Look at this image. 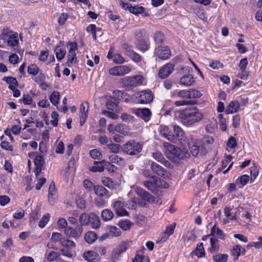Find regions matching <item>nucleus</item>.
Masks as SVG:
<instances>
[{
	"label": "nucleus",
	"mask_w": 262,
	"mask_h": 262,
	"mask_svg": "<svg viewBox=\"0 0 262 262\" xmlns=\"http://www.w3.org/2000/svg\"><path fill=\"white\" fill-rule=\"evenodd\" d=\"M195 82V79L191 74H186L180 79V84L185 86H190Z\"/></svg>",
	"instance_id": "4be33fe9"
},
{
	"label": "nucleus",
	"mask_w": 262,
	"mask_h": 262,
	"mask_svg": "<svg viewBox=\"0 0 262 262\" xmlns=\"http://www.w3.org/2000/svg\"><path fill=\"white\" fill-rule=\"evenodd\" d=\"M202 113L195 106H190L181 111L179 118L181 123L187 127L191 126L203 118Z\"/></svg>",
	"instance_id": "f257e3e1"
},
{
	"label": "nucleus",
	"mask_w": 262,
	"mask_h": 262,
	"mask_svg": "<svg viewBox=\"0 0 262 262\" xmlns=\"http://www.w3.org/2000/svg\"><path fill=\"white\" fill-rule=\"evenodd\" d=\"M239 106V103L237 101H232L229 103L226 112L228 114L236 113L238 111Z\"/></svg>",
	"instance_id": "cd10ccee"
},
{
	"label": "nucleus",
	"mask_w": 262,
	"mask_h": 262,
	"mask_svg": "<svg viewBox=\"0 0 262 262\" xmlns=\"http://www.w3.org/2000/svg\"><path fill=\"white\" fill-rule=\"evenodd\" d=\"M94 191L97 198L95 199V205L99 207L105 205V200L109 198L108 191L102 185H96L94 187Z\"/></svg>",
	"instance_id": "423d86ee"
},
{
	"label": "nucleus",
	"mask_w": 262,
	"mask_h": 262,
	"mask_svg": "<svg viewBox=\"0 0 262 262\" xmlns=\"http://www.w3.org/2000/svg\"><path fill=\"white\" fill-rule=\"evenodd\" d=\"M118 226L124 230L129 229L131 226V223L129 221L125 220L119 222Z\"/></svg>",
	"instance_id": "864d4df0"
},
{
	"label": "nucleus",
	"mask_w": 262,
	"mask_h": 262,
	"mask_svg": "<svg viewBox=\"0 0 262 262\" xmlns=\"http://www.w3.org/2000/svg\"><path fill=\"white\" fill-rule=\"evenodd\" d=\"M128 56L135 62H140L141 60V56L133 50L129 52Z\"/></svg>",
	"instance_id": "5fc2aeb1"
},
{
	"label": "nucleus",
	"mask_w": 262,
	"mask_h": 262,
	"mask_svg": "<svg viewBox=\"0 0 262 262\" xmlns=\"http://www.w3.org/2000/svg\"><path fill=\"white\" fill-rule=\"evenodd\" d=\"M39 68L35 63H32L28 67L27 72L29 74L36 76L39 73Z\"/></svg>",
	"instance_id": "e433bc0d"
},
{
	"label": "nucleus",
	"mask_w": 262,
	"mask_h": 262,
	"mask_svg": "<svg viewBox=\"0 0 262 262\" xmlns=\"http://www.w3.org/2000/svg\"><path fill=\"white\" fill-rule=\"evenodd\" d=\"M0 38L6 42L7 45L14 48L19 44L18 34L8 27H4L1 30Z\"/></svg>",
	"instance_id": "20e7f679"
},
{
	"label": "nucleus",
	"mask_w": 262,
	"mask_h": 262,
	"mask_svg": "<svg viewBox=\"0 0 262 262\" xmlns=\"http://www.w3.org/2000/svg\"><path fill=\"white\" fill-rule=\"evenodd\" d=\"M132 262H149V259L143 255L137 254Z\"/></svg>",
	"instance_id": "680f3d73"
},
{
	"label": "nucleus",
	"mask_w": 262,
	"mask_h": 262,
	"mask_svg": "<svg viewBox=\"0 0 262 262\" xmlns=\"http://www.w3.org/2000/svg\"><path fill=\"white\" fill-rule=\"evenodd\" d=\"M90 155L93 159L101 160L102 158L101 152L97 149L90 150Z\"/></svg>",
	"instance_id": "8fccbe9b"
},
{
	"label": "nucleus",
	"mask_w": 262,
	"mask_h": 262,
	"mask_svg": "<svg viewBox=\"0 0 262 262\" xmlns=\"http://www.w3.org/2000/svg\"><path fill=\"white\" fill-rule=\"evenodd\" d=\"M155 54L161 59H167L171 55L170 51L167 47H159L155 49Z\"/></svg>",
	"instance_id": "f3484780"
},
{
	"label": "nucleus",
	"mask_w": 262,
	"mask_h": 262,
	"mask_svg": "<svg viewBox=\"0 0 262 262\" xmlns=\"http://www.w3.org/2000/svg\"><path fill=\"white\" fill-rule=\"evenodd\" d=\"M152 181H144L143 185L152 193H157L159 188L164 187L166 188L168 187V184L165 181L161 180L158 177H152Z\"/></svg>",
	"instance_id": "0eeeda50"
},
{
	"label": "nucleus",
	"mask_w": 262,
	"mask_h": 262,
	"mask_svg": "<svg viewBox=\"0 0 262 262\" xmlns=\"http://www.w3.org/2000/svg\"><path fill=\"white\" fill-rule=\"evenodd\" d=\"M174 136L176 138V141L178 140L181 142H184L186 140V137L184 132L182 128L178 125H174L173 126Z\"/></svg>",
	"instance_id": "6ab92c4d"
},
{
	"label": "nucleus",
	"mask_w": 262,
	"mask_h": 262,
	"mask_svg": "<svg viewBox=\"0 0 262 262\" xmlns=\"http://www.w3.org/2000/svg\"><path fill=\"white\" fill-rule=\"evenodd\" d=\"M25 210L23 209H20L13 214V217L14 219L19 220L25 216Z\"/></svg>",
	"instance_id": "052dcab7"
},
{
	"label": "nucleus",
	"mask_w": 262,
	"mask_h": 262,
	"mask_svg": "<svg viewBox=\"0 0 262 262\" xmlns=\"http://www.w3.org/2000/svg\"><path fill=\"white\" fill-rule=\"evenodd\" d=\"M159 131L160 134L167 140L172 142H176L175 136L167 126L161 125Z\"/></svg>",
	"instance_id": "2eb2a0df"
},
{
	"label": "nucleus",
	"mask_w": 262,
	"mask_h": 262,
	"mask_svg": "<svg viewBox=\"0 0 262 262\" xmlns=\"http://www.w3.org/2000/svg\"><path fill=\"white\" fill-rule=\"evenodd\" d=\"M86 30L88 32L92 34L93 39L96 40L97 39L96 32H101L102 29L100 28H97L94 24H90L86 28Z\"/></svg>",
	"instance_id": "7c9ffc66"
},
{
	"label": "nucleus",
	"mask_w": 262,
	"mask_h": 262,
	"mask_svg": "<svg viewBox=\"0 0 262 262\" xmlns=\"http://www.w3.org/2000/svg\"><path fill=\"white\" fill-rule=\"evenodd\" d=\"M248 63V62L247 58H243L240 60L238 67L241 69V71L244 72L245 70H246Z\"/></svg>",
	"instance_id": "774afa93"
},
{
	"label": "nucleus",
	"mask_w": 262,
	"mask_h": 262,
	"mask_svg": "<svg viewBox=\"0 0 262 262\" xmlns=\"http://www.w3.org/2000/svg\"><path fill=\"white\" fill-rule=\"evenodd\" d=\"M97 238V234L94 231L87 232L84 236L85 242L89 244L93 243Z\"/></svg>",
	"instance_id": "72a5a7b5"
},
{
	"label": "nucleus",
	"mask_w": 262,
	"mask_h": 262,
	"mask_svg": "<svg viewBox=\"0 0 262 262\" xmlns=\"http://www.w3.org/2000/svg\"><path fill=\"white\" fill-rule=\"evenodd\" d=\"M105 162V160H103L100 161H94V165L90 168V171L96 172H102L104 170L103 163Z\"/></svg>",
	"instance_id": "c756f323"
},
{
	"label": "nucleus",
	"mask_w": 262,
	"mask_h": 262,
	"mask_svg": "<svg viewBox=\"0 0 262 262\" xmlns=\"http://www.w3.org/2000/svg\"><path fill=\"white\" fill-rule=\"evenodd\" d=\"M164 34L160 32H157L154 34V39L155 43L157 45H161L164 41Z\"/></svg>",
	"instance_id": "79ce46f5"
},
{
	"label": "nucleus",
	"mask_w": 262,
	"mask_h": 262,
	"mask_svg": "<svg viewBox=\"0 0 262 262\" xmlns=\"http://www.w3.org/2000/svg\"><path fill=\"white\" fill-rule=\"evenodd\" d=\"M116 132H117L123 135H127V127L124 124H119L116 126Z\"/></svg>",
	"instance_id": "4d7b16f0"
},
{
	"label": "nucleus",
	"mask_w": 262,
	"mask_h": 262,
	"mask_svg": "<svg viewBox=\"0 0 262 262\" xmlns=\"http://www.w3.org/2000/svg\"><path fill=\"white\" fill-rule=\"evenodd\" d=\"M38 75L36 76L33 80L37 83H40L42 82H43L46 80V75L42 72H39L37 74Z\"/></svg>",
	"instance_id": "0e129e2a"
},
{
	"label": "nucleus",
	"mask_w": 262,
	"mask_h": 262,
	"mask_svg": "<svg viewBox=\"0 0 262 262\" xmlns=\"http://www.w3.org/2000/svg\"><path fill=\"white\" fill-rule=\"evenodd\" d=\"M114 216L113 212L110 209H106L101 212V217L104 221H108L113 219Z\"/></svg>",
	"instance_id": "c9c22d12"
},
{
	"label": "nucleus",
	"mask_w": 262,
	"mask_h": 262,
	"mask_svg": "<svg viewBox=\"0 0 262 262\" xmlns=\"http://www.w3.org/2000/svg\"><path fill=\"white\" fill-rule=\"evenodd\" d=\"M191 254L196 255L199 258H202L205 256V251L203 243H200L196 245L195 249L192 251Z\"/></svg>",
	"instance_id": "bb28decb"
},
{
	"label": "nucleus",
	"mask_w": 262,
	"mask_h": 262,
	"mask_svg": "<svg viewBox=\"0 0 262 262\" xmlns=\"http://www.w3.org/2000/svg\"><path fill=\"white\" fill-rule=\"evenodd\" d=\"M83 186H84L85 189L88 192L91 191L93 189H94V187L95 186L92 182V181L89 179H85L83 181Z\"/></svg>",
	"instance_id": "6e6d98bb"
},
{
	"label": "nucleus",
	"mask_w": 262,
	"mask_h": 262,
	"mask_svg": "<svg viewBox=\"0 0 262 262\" xmlns=\"http://www.w3.org/2000/svg\"><path fill=\"white\" fill-rule=\"evenodd\" d=\"M245 252L246 250L245 248H242L241 246L239 245H235L233 246L231 250L232 255L235 256L236 259L238 258L241 253H243V254H245Z\"/></svg>",
	"instance_id": "f704fd0d"
},
{
	"label": "nucleus",
	"mask_w": 262,
	"mask_h": 262,
	"mask_svg": "<svg viewBox=\"0 0 262 262\" xmlns=\"http://www.w3.org/2000/svg\"><path fill=\"white\" fill-rule=\"evenodd\" d=\"M232 209L230 207H226L224 209V212L226 217L230 220H236L235 213L231 212Z\"/></svg>",
	"instance_id": "ea45409f"
},
{
	"label": "nucleus",
	"mask_w": 262,
	"mask_h": 262,
	"mask_svg": "<svg viewBox=\"0 0 262 262\" xmlns=\"http://www.w3.org/2000/svg\"><path fill=\"white\" fill-rule=\"evenodd\" d=\"M20 102L23 101L25 105H30L33 102V99L29 94H24L21 99H19Z\"/></svg>",
	"instance_id": "13d9d810"
},
{
	"label": "nucleus",
	"mask_w": 262,
	"mask_h": 262,
	"mask_svg": "<svg viewBox=\"0 0 262 262\" xmlns=\"http://www.w3.org/2000/svg\"><path fill=\"white\" fill-rule=\"evenodd\" d=\"M89 225H91L93 229L99 228L101 224L99 217L95 213L91 212L89 213Z\"/></svg>",
	"instance_id": "412c9836"
},
{
	"label": "nucleus",
	"mask_w": 262,
	"mask_h": 262,
	"mask_svg": "<svg viewBox=\"0 0 262 262\" xmlns=\"http://www.w3.org/2000/svg\"><path fill=\"white\" fill-rule=\"evenodd\" d=\"M82 231L83 229L81 226L77 225L76 229H74L70 227L66 228L64 230V232L67 236L76 238L81 235Z\"/></svg>",
	"instance_id": "4468645a"
},
{
	"label": "nucleus",
	"mask_w": 262,
	"mask_h": 262,
	"mask_svg": "<svg viewBox=\"0 0 262 262\" xmlns=\"http://www.w3.org/2000/svg\"><path fill=\"white\" fill-rule=\"evenodd\" d=\"M189 99L200 98L202 96L201 93L194 89H190L188 90Z\"/></svg>",
	"instance_id": "49530a36"
},
{
	"label": "nucleus",
	"mask_w": 262,
	"mask_h": 262,
	"mask_svg": "<svg viewBox=\"0 0 262 262\" xmlns=\"http://www.w3.org/2000/svg\"><path fill=\"white\" fill-rule=\"evenodd\" d=\"M3 80L6 81L9 85H12L15 86H18V83L15 78L13 77H4Z\"/></svg>",
	"instance_id": "603ef678"
},
{
	"label": "nucleus",
	"mask_w": 262,
	"mask_h": 262,
	"mask_svg": "<svg viewBox=\"0 0 262 262\" xmlns=\"http://www.w3.org/2000/svg\"><path fill=\"white\" fill-rule=\"evenodd\" d=\"M150 168L154 173L165 179L169 178L170 176L169 172L164 168L154 162L151 163Z\"/></svg>",
	"instance_id": "f8f14e48"
},
{
	"label": "nucleus",
	"mask_w": 262,
	"mask_h": 262,
	"mask_svg": "<svg viewBox=\"0 0 262 262\" xmlns=\"http://www.w3.org/2000/svg\"><path fill=\"white\" fill-rule=\"evenodd\" d=\"M42 174H40L38 176V178H36L37 180V183L36 185L35 188L36 190H39L41 189L43 184L46 182V179L44 177H40V176Z\"/></svg>",
	"instance_id": "bf43d9fd"
},
{
	"label": "nucleus",
	"mask_w": 262,
	"mask_h": 262,
	"mask_svg": "<svg viewBox=\"0 0 262 262\" xmlns=\"http://www.w3.org/2000/svg\"><path fill=\"white\" fill-rule=\"evenodd\" d=\"M232 157L231 155L227 156L224 160L222 161V166L217 169V172H221L223 169L226 168L228 164L231 162Z\"/></svg>",
	"instance_id": "09e8293b"
},
{
	"label": "nucleus",
	"mask_w": 262,
	"mask_h": 262,
	"mask_svg": "<svg viewBox=\"0 0 262 262\" xmlns=\"http://www.w3.org/2000/svg\"><path fill=\"white\" fill-rule=\"evenodd\" d=\"M210 247L208 249V251L211 253L219 251L220 246L218 239L211 237L209 240Z\"/></svg>",
	"instance_id": "393cba45"
},
{
	"label": "nucleus",
	"mask_w": 262,
	"mask_h": 262,
	"mask_svg": "<svg viewBox=\"0 0 262 262\" xmlns=\"http://www.w3.org/2000/svg\"><path fill=\"white\" fill-rule=\"evenodd\" d=\"M121 82L125 90L129 91L136 87L145 85L146 81L142 75H138L123 78L121 79Z\"/></svg>",
	"instance_id": "39448f33"
},
{
	"label": "nucleus",
	"mask_w": 262,
	"mask_h": 262,
	"mask_svg": "<svg viewBox=\"0 0 262 262\" xmlns=\"http://www.w3.org/2000/svg\"><path fill=\"white\" fill-rule=\"evenodd\" d=\"M194 12L200 19L205 21L207 20V17L204 13L203 9L200 8L198 9H196L195 10H194Z\"/></svg>",
	"instance_id": "e2e57ef3"
},
{
	"label": "nucleus",
	"mask_w": 262,
	"mask_h": 262,
	"mask_svg": "<svg viewBox=\"0 0 262 262\" xmlns=\"http://www.w3.org/2000/svg\"><path fill=\"white\" fill-rule=\"evenodd\" d=\"M89 213H83L80 215L79 221L80 225L79 226H87L89 225Z\"/></svg>",
	"instance_id": "a19ab883"
},
{
	"label": "nucleus",
	"mask_w": 262,
	"mask_h": 262,
	"mask_svg": "<svg viewBox=\"0 0 262 262\" xmlns=\"http://www.w3.org/2000/svg\"><path fill=\"white\" fill-rule=\"evenodd\" d=\"M69 16L68 14V13H62L57 19L58 25L61 26H63L65 24L66 21L69 18Z\"/></svg>",
	"instance_id": "3c124183"
},
{
	"label": "nucleus",
	"mask_w": 262,
	"mask_h": 262,
	"mask_svg": "<svg viewBox=\"0 0 262 262\" xmlns=\"http://www.w3.org/2000/svg\"><path fill=\"white\" fill-rule=\"evenodd\" d=\"M60 94L58 91H53L50 96V100L53 105H57L59 101Z\"/></svg>",
	"instance_id": "4c0bfd02"
},
{
	"label": "nucleus",
	"mask_w": 262,
	"mask_h": 262,
	"mask_svg": "<svg viewBox=\"0 0 262 262\" xmlns=\"http://www.w3.org/2000/svg\"><path fill=\"white\" fill-rule=\"evenodd\" d=\"M57 192L55 184L54 181H52L48 189V201L50 204L53 205L55 203V198L54 196Z\"/></svg>",
	"instance_id": "5701e85b"
},
{
	"label": "nucleus",
	"mask_w": 262,
	"mask_h": 262,
	"mask_svg": "<svg viewBox=\"0 0 262 262\" xmlns=\"http://www.w3.org/2000/svg\"><path fill=\"white\" fill-rule=\"evenodd\" d=\"M1 148L6 150L12 151L13 150V147L12 145H10L8 141H3L0 145Z\"/></svg>",
	"instance_id": "69168bd1"
},
{
	"label": "nucleus",
	"mask_w": 262,
	"mask_h": 262,
	"mask_svg": "<svg viewBox=\"0 0 262 262\" xmlns=\"http://www.w3.org/2000/svg\"><path fill=\"white\" fill-rule=\"evenodd\" d=\"M63 238L64 237H62L61 233L58 232H53L51 236V241L55 244L57 242H59L60 244Z\"/></svg>",
	"instance_id": "a18cd8bd"
},
{
	"label": "nucleus",
	"mask_w": 262,
	"mask_h": 262,
	"mask_svg": "<svg viewBox=\"0 0 262 262\" xmlns=\"http://www.w3.org/2000/svg\"><path fill=\"white\" fill-rule=\"evenodd\" d=\"M83 257L88 262H99L101 257L98 253L94 250H88L83 254Z\"/></svg>",
	"instance_id": "dca6fc26"
},
{
	"label": "nucleus",
	"mask_w": 262,
	"mask_h": 262,
	"mask_svg": "<svg viewBox=\"0 0 262 262\" xmlns=\"http://www.w3.org/2000/svg\"><path fill=\"white\" fill-rule=\"evenodd\" d=\"M135 114L146 122L149 121L150 118L151 112L147 108H137L135 110Z\"/></svg>",
	"instance_id": "a211bd4d"
},
{
	"label": "nucleus",
	"mask_w": 262,
	"mask_h": 262,
	"mask_svg": "<svg viewBox=\"0 0 262 262\" xmlns=\"http://www.w3.org/2000/svg\"><path fill=\"white\" fill-rule=\"evenodd\" d=\"M131 68L126 65L116 66V76H123L129 73Z\"/></svg>",
	"instance_id": "c85d7f7f"
},
{
	"label": "nucleus",
	"mask_w": 262,
	"mask_h": 262,
	"mask_svg": "<svg viewBox=\"0 0 262 262\" xmlns=\"http://www.w3.org/2000/svg\"><path fill=\"white\" fill-rule=\"evenodd\" d=\"M50 215L49 213H47L43 215L38 223V226L41 228H44L48 222L49 221Z\"/></svg>",
	"instance_id": "37998d69"
},
{
	"label": "nucleus",
	"mask_w": 262,
	"mask_h": 262,
	"mask_svg": "<svg viewBox=\"0 0 262 262\" xmlns=\"http://www.w3.org/2000/svg\"><path fill=\"white\" fill-rule=\"evenodd\" d=\"M210 235L211 236H216L217 238L224 240L226 238V235L224 233L223 231L220 229V228L216 226V224H215L211 228Z\"/></svg>",
	"instance_id": "aec40b11"
},
{
	"label": "nucleus",
	"mask_w": 262,
	"mask_h": 262,
	"mask_svg": "<svg viewBox=\"0 0 262 262\" xmlns=\"http://www.w3.org/2000/svg\"><path fill=\"white\" fill-rule=\"evenodd\" d=\"M174 64L168 62L163 65L158 72V76L161 79H165L168 77L174 71Z\"/></svg>",
	"instance_id": "9d476101"
},
{
	"label": "nucleus",
	"mask_w": 262,
	"mask_h": 262,
	"mask_svg": "<svg viewBox=\"0 0 262 262\" xmlns=\"http://www.w3.org/2000/svg\"><path fill=\"white\" fill-rule=\"evenodd\" d=\"M135 191L137 194L141 196L143 200L149 202L154 201V197L143 188L140 187H136Z\"/></svg>",
	"instance_id": "b1692460"
},
{
	"label": "nucleus",
	"mask_w": 262,
	"mask_h": 262,
	"mask_svg": "<svg viewBox=\"0 0 262 262\" xmlns=\"http://www.w3.org/2000/svg\"><path fill=\"white\" fill-rule=\"evenodd\" d=\"M152 158L158 162L162 163L165 166H169L170 163L166 161L160 151H156L152 154Z\"/></svg>",
	"instance_id": "a878e982"
},
{
	"label": "nucleus",
	"mask_w": 262,
	"mask_h": 262,
	"mask_svg": "<svg viewBox=\"0 0 262 262\" xmlns=\"http://www.w3.org/2000/svg\"><path fill=\"white\" fill-rule=\"evenodd\" d=\"M164 148V152L165 156L171 161H175L176 159H184L189 157V152L184 149H181L174 145L168 142H164L163 144Z\"/></svg>",
	"instance_id": "f03ea898"
},
{
	"label": "nucleus",
	"mask_w": 262,
	"mask_h": 262,
	"mask_svg": "<svg viewBox=\"0 0 262 262\" xmlns=\"http://www.w3.org/2000/svg\"><path fill=\"white\" fill-rule=\"evenodd\" d=\"M34 163L35 167L34 170L35 177L38 178V176L41 174H43L41 172L42 167L45 163L44 159L42 156L37 155L34 159Z\"/></svg>",
	"instance_id": "ddd939ff"
},
{
	"label": "nucleus",
	"mask_w": 262,
	"mask_h": 262,
	"mask_svg": "<svg viewBox=\"0 0 262 262\" xmlns=\"http://www.w3.org/2000/svg\"><path fill=\"white\" fill-rule=\"evenodd\" d=\"M59 256V255L57 252L52 251L48 254L47 260L50 262L53 261L57 259Z\"/></svg>",
	"instance_id": "338daca9"
},
{
	"label": "nucleus",
	"mask_w": 262,
	"mask_h": 262,
	"mask_svg": "<svg viewBox=\"0 0 262 262\" xmlns=\"http://www.w3.org/2000/svg\"><path fill=\"white\" fill-rule=\"evenodd\" d=\"M54 52L56 54V57L58 61L62 60L65 56L66 54V50L64 48H60V45L56 47Z\"/></svg>",
	"instance_id": "2f4dec72"
},
{
	"label": "nucleus",
	"mask_w": 262,
	"mask_h": 262,
	"mask_svg": "<svg viewBox=\"0 0 262 262\" xmlns=\"http://www.w3.org/2000/svg\"><path fill=\"white\" fill-rule=\"evenodd\" d=\"M145 10V8L142 6H132L130 5L128 11L135 15H138L143 13Z\"/></svg>",
	"instance_id": "58836bf2"
},
{
	"label": "nucleus",
	"mask_w": 262,
	"mask_h": 262,
	"mask_svg": "<svg viewBox=\"0 0 262 262\" xmlns=\"http://www.w3.org/2000/svg\"><path fill=\"white\" fill-rule=\"evenodd\" d=\"M143 145L134 140H130L123 146V151L130 155H136L140 152L142 149Z\"/></svg>",
	"instance_id": "6e6552de"
},
{
	"label": "nucleus",
	"mask_w": 262,
	"mask_h": 262,
	"mask_svg": "<svg viewBox=\"0 0 262 262\" xmlns=\"http://www.w3.org/2000/svg\"><path fill=\"white\" fill-rule=\"evenodd\" d=\"M60 244L63 247L60 250L61 254L68 257H72L73 255L72 251L76 246L75 243L73 241L64 237Z\"/></svg>",
	"instance_id": "1a4fd4ad"
},
{
	"label": "nucleus",
	"mask_w": 262,
	"mask_h": 262,
	"mask_svg": "<svg viewBox=\"0 0 262 262\" xmlns=\"http://www.w3.org/2000/svg\"><path fill=\"white\" fill-rule=\"evenodd\" d=\"M89 103L88 101L82 102L80 105V116L87 118L88 116Z\"/></svg>",
	"instance_id": "473e14b6"
},
{
	"label": "nucleus",
	"mask_w": 262,
	"mask_h": 262,
	"mask_svg": "<svg viewBox=\"0 0 262 262\" xmlns=\"http://www.w3.org/2000/svg\"><path fill=\"white\" fill-rule=\"evenodd\" d=\"M138 103L147 104L153 100L154 96L149 90H145L140 92L137 96Z\"/></svg>",
	"instance_id": "9b49d317"
},
{
	"label": "nucleus",
	"mask_w": 262,
	"mask_h": 262,
	"mask_svg": "<svg viewBox=\"0 0 262 262\" xmlns=\"http://www.w3.org/2000/svg\"><path fill=\"white\" fill-rule=\"evenodd\" d=\"M228 255L226 254H217L213 256V259L215 262H226Z\"/></svg>",
	"instance_id": "c03bdc74"
},
{
	"label": "nucleus",
	"mask_w": 262,
	"mask_h": 262,
	"mask_svg": "<svg viewBox=\"0 0 262 262\" xmlns=\"http://www.w3.org/2000/svg\"><path fill=\"white\" fill-rule=\"evenodd\" d=\"M135 45L136 48L141 51L145 52L150 48V42L148 35L144 29L139 28L134 32Z\"/></svg>",
	"instance_id": "7ed1b4c3"
},
{
	"label": "nucleus",
	"mask_w": 262,
	"mask_h": 262,
	"mask_svg": "<svg viewBox=\"0 0 262 262\" xmlns=\"http://www.w3.org/2000/svg\"><path fill=\"white\" fill-rule=\"evenodd\" d=\"M77 62L76 54L75 52H69L68 55L67 64L68 67H70V64L76 63Z\"/></svg>",
	"instance_id": "de8ad7c7"
}]
</instances>
